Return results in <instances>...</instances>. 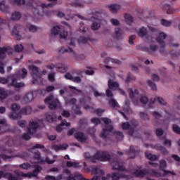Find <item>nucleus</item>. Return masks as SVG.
I'll return each mask as SVG.
<instances>
[{"mask_svg": "<svg viewBox=\"0 0 180 180\" xmlns=\"http://www.w3.org/2000/svg\"><path fill=\"white\" fill-rule=\"evenodd\" d=\"M155 101H158V103H160V105H162V106H165L167 105L165 101L162 98L160 97L150 100H148L146 96H142L140 98L141 103H142L143 105H147L149 108H153V105L155 103Z\"/></svg>", "mask_w": 180, "mask_h": 180, "instance_id": "nucleus-7", "label": "nucleus"}, {"mask_svg": "<svg viewBox=\"0 0 180 180\" xmlns=\"http://www.w3.org/2000/svg\"><path fill=\"white\" fill-rule=\"evenodd\" d=\"M162 9H165V11H167V13L169 15L171 13H174V11H172V9H171V6H169V4H168L162 3Z\"/></svg>", "mask_w": 180, "mask_h": 180, "instance_id": "nucleus-38", "label": "nucleus"}, {"mask_svg": "<svg viewBox=\"0 0 180 180\" xmlns=\"http://www.w3.org/2000/svg\"><path fill=\"white\" fill-rule=\"evenodd\" d=\"M160 169L163 170V172H165L164 175H167L168 174L175 175L174 172L165 170V168H167V162L164 160L160 161Z\"/></svg>", "mask_w": 180, "mask_h": 180, "instance_id": "nucleus-22", "label": "nucleus"}, {"mask_svg": "<svg viewBox=\"0 0 180 180\" xmlns=\"http://www.w3.org/2000/svg\"><path fill=\"white\" fill-rule=\"evenodd\" d=\"M101 19L96 18L94 19L93 24L91 25L92 30H98L101 27Z\"/></svg>", "mask_w": 180, "mask_h": 180, "instance_id": "nucleus-28", "label": "nucleus"}, {"mask_svg": "<svg viewBox=\"0 0 180 180\" xmlns=\"http://www.w3.org/2000/svg\"><path fill=\"white\" fill-rule=\"evenodd\" d=\"M148 29L152 33H155V34H158L156 37V41L159 45L160 47V53L162 54H168V51H167V49H165V46H167V44L165 43V39H167V34L162 32H160V30L155 28L153 27H148Z\"/></svg>", "mask_w": 180, "mask_h": 180, "instance_id": "nucleus-3", "label": "nucleus"}, {"mask_svg": "<svg viewBox=\"0 0 180 180\" xmlns=\"http://www.w3.org/2000/svg\"><path fill=\"white\" fill-rule=\"evenodd\" d=\"M35 148H39V150H44V146L41 144H35L32 145L30 148H28V151L30 153H34Z\"/></svg>", "mask_w": 180, "mask_h": 180, "instance_id": "nucleus-32", "label": "nucleus"}, {"mask_svg": "<svg viewBox=\"0 0 180 180\" xmlns=\"http://www.w3.org/2000/svg\"><path fill=\"white\" fill-rule=\"evenodd\" d=\"M51 34L55 36L59 34L60 39H67V37L68 36V32L64 31L60 26L53 27L51 30Z\"/></svg>", "mask_w": 180, "mask_h": 180, "instance_id": "nucleus-15", "label": "nucleus"}, {"mask_svg": "<svg viewBox=\"0 0 180 180\" xmlns=\"http://www.w3.org/2000/svg\"><path fill=\"white\" fill-rule=\"evenodd\" d=\"M66 126V127H70L71 126V124L70 122H67L66 120H62L61 124L58 125L56 127V130L58 132L62 131H63V127Z\"/></svg>", "mask_w": 180, "mask_h": 180, "instance_id": "nucleus-33", "label": "nucleus"}, {"mask_svg": "<svg viewBox=\"0 0 180 180\" xmlns=\"http://www.w3.org/2000/svg\"><path fill=\"white\" fill-rule=\"evenodd\" d=\"M39 126V120H31L29 122L28 132L23 134L22 139H23V140L30 139V134H34V133L37 131Z\"/></svg>", "mask_w": 180, "mask_h": 180, "instance_id": "nucleus-5", "label": "nucleus"}, {"mask_svg": "<svg viewBox=\"0 0 180 180\" xmlns=\"http://www.w3.org/2000/svg\"><path fill=\"white\" fill-rule=\"evenodd\" d=\"M105 95L106 96H108V98H110V106H112V108H119V103H117V101H116L115 98H112L113 93H112V91L110 89H108L106 90Z\"/></svg>", "mask_w": 180, "mask_h": 180, "instance_id": "nucleus-18", "label": "nucleus"}, {"mask_svg": "<svg viewBox=\"0 0 180 180\" xmlns=\"http://www.w3.org/2000/svg\"><path fill=\"white\" fill-rule=\"evenodd\" d=\"M168 44L169 47H172L173 49H178V47H179L178 42H176V41L174 39H170L168 42Z\"/></svg>", "mask_w": 180, "mask_h": 180, "instance_id": "nucleus-46", "label": "nucleus"}, {"mask_svg": "<svg viewBox=\"0 0 180 180\" xmlns=\"http://www.w3.org/2000/svg\"><path fill=\"white\" fill-rule=\"evenodd\" d=\"M84 158L90 162H96V161H109L110 162L112 169L114 171H126L124 163L117 158L110 159V155L108 152L98 151L94 156H91L89 153H84Z\"/></svg>", "mask_w": 180, "mask_h": 180, "instance_id": "nucleus-1", "label": "nucleus"}, {"mask_svg": "<svg viewBox=\"0 0 180 180\" xmlns=\"http://www.w3.org/2000/svg\"><path fill=\"white\" fill-rule=\"evenodd\" d=\"M66 167L68 168H71L72 167L73 168H78V167H79V163L77 162L68 161L66 162Z\"/></svg>", "mask_w": 180, "mask_h": 180, "instance_id": "nucleus-40", "label": "nucleus"}, {"mask_svg": "<svg viewBox=\"0 0 180 180\" xmlns=\"http://www.w3.org/2000/svg\"><path fill=\"white\" fill-rule=\"evenodd\" d=\"M128 92L129 94L130 98H131V99L133 100L134 105H139V103H137V102H136V101H134V97H136V95H137V94H139V91L135 90V91L134 92L133 89H129Z\"/></svg>", "mask_w": 180, "mask_h": 180, "instance_id": "nucleus-30", "label": "nucleus"}, {"mask_svg": "<svg viewBox=\"0 0 180 180\" xmlns=\"http://www.w3.org/2000/svg\"><path fill=\"white\" fill-rule=\"evenodd\" d=\"M56 68L59 72H65L67 71V67L64 66V65H59L56 66Z\"/></svg>", "mask_w": 180, "mask_h": 180, "instance_id": "nucleus-55", "label": "nucleus"}, {"mask_svg": "<svg viewBox=\"0 0 180 180\" xmlns=\"http://www.w3.org/2000/svg\"><path fill=\"white\" fill-rule=\"evenodd\" d=\"M124 19H125V22H126V23H127V25H131L133 23V22H134V19L129 14H125Z\"/></svg>", "mask_w": 180, "mask_h": 180, "instance_id": "nucleus-39", "label": "nucleus"}, {"mask_svg": "<svg viewBox=\"0 0 180 180\" xmlns=\"http://www.w3.org/2000/svg\"><path fill=\"white\" fill-rule=\"evenodd\" d=\"M91 174L95 176L92 179L87 180H109V177H101L103 175V170L101 167H94L91 170Z\"/></svg>", "mask_w": 180, "mask_h": 180, "instance_id": "nucleus-10", "label": "nucleus"}, {"mask_svg": "<svg viewBox=\"0 0 180 180\" xmlns=\"http://www.w3.org/2000/svg\"><path fill=\"white\" fill-rule=\"evenodd\" d=\"M11 109L13 112L9 114L10 119L16 120V119H20V117H22V115L20 114V106L17 103L12 104Z\"/></svg>", "mask_w": 180, "mask_h": 180, "instance_id": "nucleus-12", "label": "nucleus"}, {"mask_svg": "<svg viewBox=\"0 0 180 180\" xmlns=\"http://www.w3.org/2000/svg\"><path fill=\"white\" fill-rule=\"evenodd\" d=\"M1 158L5 160V161H12V158H15V157H20V158H23L25 157L24 154H18L16 155L8 156L6 155H0Z\"/></svg>", "mask_w": 180, "mask_h": 180, "instance_id": "nucleus-25", "label": "nucleus"}, {"mask_svg": "<svg viewBox=\"0 0 180 180\" xmlns=\"http://www.w3.org/2000/svg\"><path fill=\"white\" fill-rule=\"evenodd\" d=\"M139 126V122L136 120H134L131 122V124H129V122H124L122 124V129L124 130H127L129 129V131L128 132V134L129 136H133V134L134 133V129Z\"/></svg>", "mask_w": 180, "mask_h": 180, "instance_id": "nucleus-11", "label": "nucleus"}, {"mask_svg": "<svg viewBox=\"0 0 180 180\" xmlns=\"http://www.w3.org/2000/svg\"><path fill=\"white\" fill-rule=\"evenodd\" d=\"M5 178H7V179L8 180H18V179H16V176H15L14 175H13L11 173H7L4 175Z\"/></svg>", "mask_w": 180, "mask_h": 180, "instance_id": "nucleus-59", "label": "nucleus"}, {"mask_svg": "<svg viewBox=\"0 0 180 180\" xmlns=\"http://www.w3.org/2000/svg\"><path fill=\"white\" fill-rule=\"evenodd\" d=\"M104 63L105 64H120V60H119L118 59H112L110 58V57L106 58L104 60Z\"/></svg>", "mask_w": 180, "mask_h": 180, "instance_id": "nucleus-31", "label": "nucleus"}, {"mask_svg": "<svg viewBox=\"0 0 180 180\" xmlns=\"http://www.w3.org/2000/svg\"><path fill=\"white\" fill-rule=\"evenodd\" d=\"M9 9V6L6 4V1L5 0H3L0 2V11L1 12H8V10Z\"/></svg>", "mask_w": 180, "mask_h": 180, "instance_id": "nucleus-34", "label": "nucleus"}, {"mask_svg": "<svg viewBox=\"0 0 180 180\" xmlns=\"http://www.w3.org/2000/svg\"><path fill=\"white\" fill-rule=\"evenodd\" d=\"M108 86L110 89L118 88L119 87V83L112 80L111 79H109V80H108Z\"/></svg>", "mask_w": 180, "mask_h": 180, "instance_id": "nucleus-43", "label": "nucleus"}, {"mask_svg": "<svg viewBox=\"0 0 180 180\" xmlns=\"http://www.w3.org/2000/svg\"><path fill=\"white\" fill-rule=\"evenodd\" d=\"M130 105V101L129 100H127L125 101L124 107V112H126L127 113H131V110L130 108H129V105Z\"/></svg>", "mask_w": 180, "mask_h": 180, "instance_id": "nucleus-48", "label": "nucleus"}, {"mask_svg": "<svg viewBox=\"0 0 180 180\" xmlns=\"http://www.w3.org/2000/svg\"><path fill=\"white\" fill-rule=\"evenodd\" d=\"M6 96H8V93L5 89L0 88V99H6Z\"/></svg>", "mask_w": 180, "mask_h": 180, "instance_id": "nucleus-49", "label": "nucleus"}, {"mask_svg": "<svg viewBox=\"0 0 180 180\" xmlns=\"http://www.w3.org/2000/svg\"><path fill=\"white\" fill-rule=\"evenodd\" d=\"M108 8L111 13H117L119 12V10L121 9L122 6L119 4H112L108 6Z\"/></svg>", "mask_w": 180, "mask_h": 180, "instance_id": "nucleus-24", "label": "nucleus"}, {"mask_svg": "<svg viewBox=\"0 0 180 180\" xmlns=\"http://www.w3.org/2000/svg\"><path fill=\"white\" fill-rule=\"evenodd\" d=\"M77 41L79 44H86L88 43V39L81 37L77 39Z\"/></svg>", "mask_w": 180, "mask_h": 180, "instance_id": "nucleus-58", "label": "nucleus"}, {"mask_svg": "<svg viewBox=\"0 0 180 180\" xmlns=\"http://www.w3.org/2000/svg\"><path fill=\"white\" fill-rule=\"evenodd\" d=\"M75 39L71 38L68 42V48L69 49V47H71V49H72V47H75Z\"/></svg>", "mask_w": 180, "mask_h": 180, "instance_id": "nucleus-60", "label": "nucleus"}, {"mask_svg": "<svg viewBox=\"0 0 180 180\" xmlns=\"http://www.w3.org/2000/svg\"><path fill=\"white\" fill-rule=\"evenodd\" d=\"M21 115H30L32 113V107L27 106L24 108H22L20 111Z\"/></svg>", "mask_w": 180, "mask_h": 180, "instance_id": "nucleus-36", "label": "nucleus"}, {"mask_svg": "<svg viewBox=\"0 0 180 180\" xmlns=\"http://www.w3.org/2000/svg\"><path fill=\"white\" fill-rule=\"evenodd\" d=\"M173 131H174V133H176V134H180V127H179V126H178L176 124H174L173 125Z\"/></svg>", "mask_w": 180, "mask_h": 180, "instance_id": "nucleus-64", "label": "nucleus"}, {"mask_svg": "<svg viewBox=\"0 0 180 180\" xmlns=\"http://www.w3.org/2000/svg\"><path fill=\"white\" fill-rule=\"evenodd\" d=\"M141 50L146 51L148 54H154L155 51L158 50V46L155 44H150L149 47L143 46L141 47Z\"/></svg>", "mask_w": 180, "mask_h": 180, "instance_id": "nucleus-19", "label": "nucleus"}, {"mask_svg": "<svg viewBox=\"0 0 180 180\" xmlns=\"http://www.w3.org/2000/svg\"><path fill=\"white\" fill-rule=\"evenodd\" d=\"M46 120L47 122H49V123H51L52 122L57 120V116H56V114L53 112H48L46 114Z\"/></svg>", "mask_w": 180, "mask_h": 180, "instance_id": "nucleus-29", "label": "nucleus"}, {"mask_svg": "<svg viewBox=\"0 0 180 180\" xmlns=\"http://www.w3.org/2000/svg\"><path fill=\"white\" fill-rule=\"evenodd\" d=\"M20 18H22V15L18 11H15L11 15L12 20H19V19H20Z\"/></svg>", "mask_w": 180, "mask_h": 180, "instance_id": "nucleus-45", "label": "nucleus"}, {"mask_svg": "<svg viewBox=\"0 0 180 180\" xmlns=\"http://www.w3.org/2000/svg\"><path fill=\"white\" fill-rule=\"evenodd\" d=\"M20 32H22V26L19 25H14L12 30V35L15 40H22V34H20Z\"/></svg>", "mask_w": 180, "mask_h": 180, "instance_id": "nucleus-17", "label": "nucleus"}, {"mask_svg": "<svg viewBox=\"0 0 180 180\" xmlns=\"http://www.w3.org/2000/svg\"><path fill=\"white\" fill-rule=\"evenodd\" d=\"M148 160H150V161H155V160H158V157L155 155H153L151 153H146V154Z\"/></svg>", "mask_w": 180, "mask_h": 180, "instance_id": "nucleus-50", "label": "nucleus"}, {"mask_svg": "<svg viewBox=\"0 0 180 180\" xmlns=\"http://www.w3.org/2000/svg\"><path fill=\"white\" fill-rule=\"evenodd\" d=\"M20 168H21L22 169H29V168H30V164L26 162V163H23L20 165Z\"/></svg>", "mask_w": 180, "mask_h": 180, "instance_id": "nucleus-63", "label": "nucleus"}, {"mask_svg": "<svg viewBox=\"0 0 180 180\" xmlns=\"http://www.w3.org/2000/svg\"><path fill=\"white\" fill-rule=\"evenodd\" d=\"M6 54L11 56L13 54V49L9 46L0 47V73L5 74V70H4V63L2 60L6 58Z\"/></svg>", "mask_w": 180, "mask_h": 180, "instance_id": "nucleus-6", "label": "nucleus"}, {"mask_svg": "<svg viewBox=\"0 0 180 180\" xmlns=\"http://www.w3.org/2000/svg\"><path fill=\"white\" fill-rule=\"evenodd\" d=\"M49 3L48 4H46L44 3H42L40 6L36 7V1L34 0H29L27 3V5L30 6L32 9V12L33 13L34 17L35 19H40V18L43 17V14H41V8H51L52 6H54L57 4V0H48Z\"/></svg>", "mask_w": 180, "mask_h": 180, "instance_id": "nucleus-2", "label": "nucleus"}, {"mask_svg": "<svg viewBox=\"0 0 180 180\" xmlns=\"http://www.w3.org/2000/svg\"><path fill=\"white\" fill-rule=\"evenodd\" d=\"M114 135L115 136L117 140L120 141L123 139V134L120 131L115 132Z\"/></svg>", "mask_w": 180, "mask_h": 180, "instance_id": "nucleus-62", "label": "nucleus"}, {"mask_svg": "<svg viewBox=\"0 0 180 180\" xmlns=\"http://www.w3.org/2000/svg\"><path fill=\"white\" fill-rule=\"evenodd\" d=\"M75 139L78 140L80 143H86V140H88V136L85 135L84 133L82 131H77L75 134Z\"/></svg>", "mask_w": 180, "mask_h": 180, "instance_id": "nucleus-21", "label": "nucleus"}, {"mask_svg": "<svg viewBox=\"0 0 180 180\" xmlns=\"http://www.w3.org/2000/svg\"><path fill=\"white\" fill-rule=\"evenodd\" d=\"M33 99H34V95L33 94V92H30L25 96L23 101L25 103H30Z\"/></svg>", "mask_w": 180, "mask_h": 180, "instance_id": "nucleus-27", "label": "nucleus"}, {"mask_svg": "<svg viewBox=\"0 0 180 180\" xmlns=\"http://www.w3.org/2000/svg\"><path fill=\"white\" fill-rule=\"evenodd\" d=\"M52 148L53 150H55V151H61L67 150V148H68V145L67 143H63L62 145H53Z\"/></svg>", "mask_w": 180, "mask_h": 180, "instance_id": "nucleus-26", "label": "nucleus"}, {"mask_svg": "<svg viewBox=\"0 0 180 180\" xmlns=\"http://www.w3.org/2000/svg\"><path fill=\"white\" fill-rule=\"evenodd\" d=\"M34 169L32 173L25 174L21 172L18 174V176H23L24 178H30L31 176H37V175H39V172L41 171V167L39 165H34Z\"/></svg>", "mask_w": 180, "mask_h": 180, "instance_id": "nucleus-16", "label": "nucleus"}, {"mask_svg": "<svg viewBox=\"0 0 180 180\" xmlns=\"http://www.w3.org/2000/svg\"><path fill=\"white\" fill-rule=\"evenodd\" d=\"M27 28L32 33H36V32H37V30H39V27H37L36 25H33L32 24H27Z\"/></svg>", "mask_w": 180, "mask_h": 180, "instance_id": "nucleus-42", "label": "nucleus"}, {"mask_svg": "<svg viewBox=\"0 0 180 180\" xmlns=\"http://www.w3.org/2000/svg\"><path fill=\"white\" fill-rule=\"evenodd\" d=\"M139 116L140 119H142V120H144L145 122L150 120V117H148V114L144 112H140Z\"/></svg>", "mask_w": 180, "mask_h": 180, "instance_id": "nucleus-44", "label": "nucleus"}, {"mask_svg": "<svg viewBox=\"0 0 180 180\" xmlns=\"http://www.w3.org/2000/svg\"><path fill=\"white\" fill-rule=\"evenodd\" d=\"M73 176H74V179H75L76 178L77 180H88L87 179L84 178L82 174L79 173H75V174H73Z\"/></svg>", "mask_w": 180, "mask_h": 180, "instance_id": "nucleus-57", "label": "nucleus"}, {"mask_svg": "<svg viewBox=\"0 0 180 180\" xmlns=\"http://www.w3.org/2000/svg\"><path fill=\"white\" fill-rule=\"evenodd\" d=\"M69 88L70 89H72L73 94H75L76 95H79L80 94H82V91L77 89L75 86H69Z\"/></svg>", "mask_w": 180, "mask_h": 180, "instance_id": "nucleus-54", "label": "nucleus"}, {"mask_svg": "<svg viewBox=\"0 0 180 180\" xmlns=\"http://www.w3.org/2000/svg\"><path fill=\"white\" fill-rule=\"evenodd\" d=\"M129 155H131V158H134L136 154L137 153V151L134 150V147L131 146L129 148Z\"/></svg>", "mask_w": 180, "mask_h": 180, "instance_id": "nucleus-56", "label": "nucleus"}, {"mask_svg": "<svg viewBox=\"0 0 180 180\" xmlns=\"http://www.w3.org/2000/svg\"><path fill=\"white\" fill-rule=\"evenodd\" d=\"M101 120L105 123V127L103 129V131L101 133V137H102V139H106L113 130V126L110 124L112 121L109 118L103 117Z\"/></svg>", "mask_w": 180, "mask_h": 180, "instance_id": "nucleus-8", "label": "nucleus"}, {"mask_svg": "<svg viewBox=\"0 0 180 180\" xmlns=\"http://www.w3.org/2000/svg\"><path fill=\"white\" fill-rule=\"evenodd\" d=\"M11 78H12V75L7 77V78L1 77L0 82H1V84H8V86H13L12 85L11 86L9 85V84H11V82H12V79H11Z\"/></svg>", "mask_w": 180, "mask_h": 180, "instance_id": "nucleus-35", "label": "nucleus"}, {"mask_svg": "<svg viewBox=\"0 0 180 180\" xmlns=\"http://www.w3.org/2000/svg\"><path fill=\"white\" fill-rule=\"evenodd\" d=\"M132 174L134 176H136L138 178H143V176H146V174H147V170L136 169Z\"/></svg>", "mask_w": 180, "mask_h": 180, "instance_id": "nucleus-23", "label": "nucleus"}, {"mask_svg": "<svg viewBox=\"0 0 180 180\" xmlns=\"http://www.w3.org/2000/svg\"><path fill=\"white\" fill-rule=\"evenodd\" d=\"M59 53H61L62 54H64V53H68L69 54H70V56H72V57H74L75 58H77V57L78 56V55H77V52H75V51H74V49H72V48L70 46L68 49L65 47H61L59 49Z\"/></svg>", "mask_w": 180, "mask_h": 180, "instance_id": "nucleus-20", "label": "nucleus"}, {"mask_svg": "<svg viewBox=\"0 0 180 180\" xmlns=\"http://www.w3.org/2000/svg\"><path fill=\"white\" fill-rule=\"evenodd\" d=\"M45 103H48L49 109L51 110H54V109H57L58 106H60V101L58 99L54 98L53 95H50L49 96L46 97L44 100Z\"/></svg>", "mask_w": 180, "mask_h": 180, "instance_id": "nucleus-9", "label": "nucleus"}, {"mask_svg": "<svg viewBox=\"0 0 180 180\" xmlns=\"http://www.w3.org/2000/svg\"><path fill=\"white\" fill-rule=\"evenodd\" d=\"M23 45L22 44H17L15 46V50L17 51V53H22V51H23Z\"/></svg>", "mask_w": 180, "mask_h": 180, "instance_id": "nucleus-61", "label": "nucleus"}, {"mask_svg": "<svg viewBox=\"0 0 180 180\" xmlns=\"http://www.w3.org/2000/svg\"><path fill=\"white\" fill-rule=\"evenodd\" d=\"M161 25L162 26H165V27H169V26H171V25H172V22L171 21H168L167 20H161Z\"/></svg>", "mask_w": 180, "mask_h": 180, "instance_id": "nucleus-53", "label": "nucleus"}, {"mask_svg": "<svg viewBox=\"0 0 180 180\" xmlns=\"http://www.w3.org/2000/svg\"><path fill=\"white\" fill-rule=\"evenodd\" d=\"M138 34L139 37H147V28L143 27L139 29Z\"/></svg>", "mask_w": 180, "mask_h": 180, "instance_id": "nucleus-37", "label": "nucleus"}, {"mask_svg": "<svg viewBox=\"0 0 180 180\" xmlns=\"http://www.w3.org/2000/svg\"><path fill=\"white\" fill-rule=\"evenodd\" d=\"M65 173L67 174V175H69L68 176L65 177L66 180L74 179V174H71V171H70L69 169H65Z\"/></svg>", "mask_w": 180, "mask_h": 180, "instance_id": "nucleus-52", "label": "nucleus"}, {"mask_svg": "<svg viewBox=\"0 0 180 180\" xmlns=\"http://www.w3.org/2000/svg\"><path fill=\"white\" fill-rule=\"evenodd\" d=\"M115 33V37L118 40H120V39H122V37H123V31H122L120 28H116Z\"/></svg>", "mask_w": 180, "mask_h": 180, "instance_id": "nucleus-41", "label": "nucleus"}, {"mask_svg": "<svg viewBox=\"0 0 180 180\" xmlns=\"http://www.w3.org/2000/svg\"><path fill=\"white\" fill-rule=\"evenodd\" d=\"M62 179H63L62 175H59L57 177L54 176H49V175L46 176V180H61Z\"/></svg>", "mask_w": 180, "mask_h": 180, "instance_id": "nucleus-51", "label": "nucleus"}, {"mask_svg": "<svg viewBox=\"0 0 180 180\" xmlns=\"http://www.w3.org/2000/svg\"><path fill=\"white\" fill-rule=\"evenodd\" d=\"M27 76V70L22 68L21 70L18 71L14 75L11 77V82L9 84L10 86H13L15 88H23L25 83L18 82L19 79H25Z\"/></svg>", "mask_w": 180, "mask_h": 180, "instance_id": "nucleus-4", "label": "nucleus"}, {"mask_svg": "<svg viewBox=\"0 0 180 180\" xmlns=\"http://www.w3.org/2000/svg\"><path fill=\"white\" fill-rule=\"evenodd\" d=\"M29 68L31 71V75L34 81L33 82H38V81H41V73L40 72V70L37 66L32 65L29 66Z\"/></svg>", "mask_w": 180, "mask_h": 180, "instance_id": "nucleus-13", "label": "nucleus"}, {"mask_svg": "<svg viewBox=\"0 0 180 180\" xmlns=\"http://www.w3.org/2000/svg\"><path fill=\"white\" fill-rule=\"evenodd\" d=\"M72 110L74 111V113H75V115H82V112H81V108L78 106V105H74L72 107Z\"/></svg>", "mask_w": 180, "mask_h": 180, "instance_id": "nucleus-47", "label": "nucleus"}, {"mask_svg": "<svg viewBox=\"0 0 180 180\" xmlns=\"http://www.w3.org/2000/svg\"><path fill=\"white\" fill-rule=\"evenodd\" d=\"M34 159L37 160V162H47V164H54L55 160H50V158H44L41 157V153L39 150H34Z\"/></svg>", "mask_w": 180, "mask_h": 180, "instance_id": "nucleus-14", "label": "nucleus"}]
</instances>
